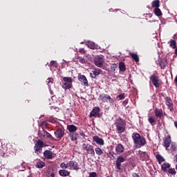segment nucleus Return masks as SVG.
I'll return each instance as SVG.
<instances>
[{"mask_svg": "<svg viewBox=\"0 0 177 177\" xmlns=\"http://www.w3.org/2000/svg\"><path fill=\"white\" fill-rule=\"evenodd\" d=\"M114 125L115 127V131L117 133L121 134L125 132V129L127 128V123L122 118H118L115 120Z\"/></svg>", "mask_w": 177, "mask_h": 177, "instance_id": "obj_1", "label": "nucleus"}, {"mask_svg": "<svg viewBox=\"0 0 177 177\" xmlns=\"http://www.w3.org/2000/svg\"><path fill=\"white\" fill-rule=\"evenodd\" d=\"M66 129L68 131L69 138H71V140L73 142H74V140H77V139L80 138V135L77 133V131H78V127L74 124H68Z\"/></svg>", "mask_w": 177, "mask_h": 177, "instance_id": "obj_2", "label": "nucleus"}, {"mask_svg": "<svg viewBox=\"0 0 177 177\" xmlns=\"http://www.w3.org/2000/svg\"><path fill=\"white\" fill-rule=\"evenodd\" d=\"M131 138L134 145H137V146H140V147L145 146L147 143L146 138L142 137L139 133H133Z\"/></svg>", "mask_w": 177, "mask_h": 177, "instance_id": "obj_3", "label": "nucleus"}, {"mask_svg": "<svg viewBox=\"0 0 177 177\" xmlns=\"http://www.w3.org/2000/svg\"><path fill=\"white\" fill-rule=\"evenodd\" d=\"M62 86L64 89H71L73 88V78L64 77L62 80Z\"/></svg>", "mask_w": 177, "mask_h": 177, "instance_id": "obj_4", "label": "nucleus"}, {"mask_svg": "<svg viewBox=\"0 0 177 177\" xmlns=\"http://www.w3.org/2000/svg\"><path fill=\"white\" fill-rule=\"evenodd\" d=\"M150 81H151L153 86L155 88H160L161 85L162 84V82L161 81V79L157 75L152 74L149 77Z\"/></svg>", "mask_w": 177, "mask_h": 177, "instance_id": "obj_5", "label": "nucleus"}, {"mask_svg": "<svg viewBox=\"0 0 177 177\" xmlns=\"http://www.w3.org/2000/svg\"><path fill=\"white\" fill-rule=\"evenodd\" d=\"M102 103H114V100L109 94H101L98 97Z\"/></svg>", "mask_w": 177, "mask_h": 177, "instance_id": "obj_6", "label": "nucleus"}, {"mask_svg": "<svg viewBox=\"0 0 177 177\" xmlns=\"http://www.w3.org/2000/svg\"><path fill=\"white\" fill-rule=\"evenodd\" d=\"M94 64L97 67H100V68H102V67H103V64H104V59L103 58V57L100 55L95 56L94 57Z\"/></svg>", "mask_w": 177, "mask_h": 177, "instance_id": "obj_7", "label": "nucleus"}, {"mask_svg": "<svg viewBox=\"0 0 177 177\" xmlns=\"http://www.w3.org/2000/svg\"><path fill=\"white\" fill-rule=\"evenodd\" d=\"M82 149L87 151L88 154H91L93 157H95V149H93V146L89 144H83Z\"/></svg>", "mask_w": 177, "mask_h": 177, "instance_id": "obj_8", "label": "nucleus"}, {"mask_svg": "<svg viewBox=\"0 0 177 177\" xmlns=\"http://www.w3.org/2000/svg\"><path fill=\"white\" fill-rule=\"evenodd\" d=\"M55 138L57 139H62L64 136V128H58L54 132Z\"/></svg>", "mask_w": 177, "mask_h": 177, "instance_id": "obj_9", "label": "nucleus"}, {"mask_svg": "<svg viewBox=\"0 0 177 177\" xmlns=\"http://www.w3.org/2000/svg\"><path fill=\"white\" fill-rule=\"evenodd\" d=\"M115 151L116 154H118L119 156L122 154L124 151H125V148L124 147V145L122 144H118L115 147Z\"/></svg>", "mask_w": 177, "mask_h": 177, "instance_id": "obj_10", "label": "nucleus"}, {"mask_svg": "<svg viewBox=\"0 0 177 177\" xmlns=\"http://www.w3.org/2000/svg\"><path fill=\"white\" fill-rule=\"evenodd\" d=\"M99 113H100V108L99 106H95L91 112L90 113V117H99Z\"/></svg>", "mask_w": 177, "mask_h": 177, "instance_id": "obj_11", "label": "nucleus"}, {"mask_svg": "<svg viewBox=\"0 0 177 177\" xmlns=\"http://www.w3.org/2000/svg\"><path fill=\"white\" fill-rule=\"evenodd\" d=\"M68 165L70 168H72V169H74L75 171H78V169H80L78 162H77L75 160L69 161L68 162Z\"/></svg>", "mask_w": 177, "mask_h": 177, "instance_id": "obj_12", "label": "nucleus"}, {"mask_svg": "<svg viewBox=\"0 0 177 177\" xmlns=\"http://www.w3.org/2000/svg\"><path fill=\"white\" fill-rule=\"evenodd\" d=\"M78 80L80 82H82V85L84 86H88L89 84H88V80L86 79V76L84 75H80L78 76Z\"/></svg>", "mask_w": 177, "mask_h": 177, "instance_id": "obj_13", "label": "nucleus"}, {"mask_svg": "<svg viewBox=\"0 0 177 177\" xmlns=\"http://www.w3.org/2000/svg\"><path fill=\"white\" fill-rule=\"evenodd\" d=\"M165 100L166 102V104L169 107L170 111H174V102H172L171 97H166Z\"/></svg>", "mask_w": 177, "mask_h": 177, "instance_id": "obj_14", "label": "nucleus"}, {"mask_svg": "<svg viewBox=\"0 0 177 177\" xmlns=\"http://www.w3.org/2000/svg\"><path fill=\"white\" fill-rule=\"evenodd\" d=\"M154 114H155V117H156V118H160V120H162L164 117V113H162V109H161L156 108L154 110Z\"/></svg>", "mask_w": 177, "mask_h": 177, "instance_id": "obj_15", "label": "nucleus"}, {"mask_svg": "<svg viewBox=\"0 0 177 177\" xmlns=\"http://www.w3.org/2000/svg\"><path fill=\"white\" fill-rule=\"evenodd\" d=\"M121 162H125V158L122 156H118L116 160V168L119 171L121 170Z\"/></svg>", "mask_w": 177, "mask_h": 177, "instance_id": "obj_16", "label": "nucleus"}, {"mask_svg": "<svg viewBox=\"0 0 177 177\" xmlns=\"http://www.w3.org/2000/svg\"><path fill=\"white\" fill-rule=\"evenodd\" d=\"M93 142H95L97 145H100V146H103L104 145V140L103 138H100L97 136H95L93 137Z\"/></svg>", "mask_w": 177, "mask_h": 177, "instance_id": "obj_17", "label": "nucleus"}, {"mask_svg": "<svg viewBox=\"0 0 177 177\" xmlns=\"http://www.w3.org/2000/svg\"><path fill=\"white\" fill-rule=\"evenodd\" d=\"M171 142H172V140H171V136H167L164 140V147H165V149H168V147L171 146Z\"/></svg>", "mask_w": 177, "mask_h": 177, "instance_id": "obj_18", "label": "nucleus"}, {"mask_svg": "<svg viewBox=\"0 0 177 177\" xmlns=\"http://www.w3.org/2000/svg\"><path fill=\"white\" fill-rule=\"evenodd\" d=\"M44 156L45 158H47V160H51V158H53V152L50 150H46L44 152Z\"/></svg>", "mask_w": 177, "mask_h": 177, "instance_id": "obj_19", "label": "nucleus"}, {"mask_svg": "<svg viewBox=\"0 0 177 177\" xmlns=\"http://www.w3.org/2000/svg\"><path fill=\"white\" fill-rule=\"evenodd\" d=\"M42 136L45 139L47 138L48 139H50V140H56V139H55L46 130H43Z\"/></svg>", "mask_w": 177, "mask_h": 177, "instance_id": "obj_20", "label": "nucleus"}, {"mask_svg": "<svg viewBox=\"0 0 177 177\" xmlns=\"http://www.w3.org/2000/svg\"><path fill=\"white\" fill-rule=\"evenodd\" d=\"M138 156L142 160V161H145V160H146V158H147L148 157L147 152L142 151H138Z\"/></svg>", "mask_w": 177, "mask_h": 177, "instance_id": "obj_21", "label": "nucleus"}, {"mask_svg": "<svg viewBox=\"0 0 177 177\" xmlns=\"http://www.w3.org/2000/svg\"><path fill=\"white\" fill-rule=\"evenodd\" d=\"M167 64H168V62H167V59L163 58V59H160V61L159 62V66H160V68L164 70V68H165V67H167Z\"/></svg>", "mask_w": 177, "mask_h": 177, "instance_id": "obj_22", "label": "nucleus"}, {"mask_svg": "<svg viewBox=\"0 0 177 177\" xmlns=\"http://www.w3.org/2000/svg\"><path fill=\"white\" fill-rule=\"evenodd\" d=\"M92 73H90V75H91V78H96L97 75H100V73H102V69H95L94 71H92Z\"/></svg>", "mask_w": 177, "mask_h": 177, "instance_id": "obj_23", "label": "nucleus"}, {"mask_svg": "<svg viewBox=\"0 0 177 177\" xmlns=\"http://www.w3.org/2000/svg\"><path fill=\"white\" fill-rule=\"evenodd\" d=\"M59 174L60 176H70V171L66 169H61L59 171Z\"/></svg>", "mask_w": 177, "mask_h": 177, "instance_id": "obj_24", "label": "nucleus"}, {"mask_svg": "<svg viewBox=\"0 0 177 177\" xmlns=\"http://www.w3.org/2000/svg\"><path fill=\"white\" fill-rule=\"evenodd\" d=\"M129 55L136 63H139V55H138V54L135 53H129Z\"/></svg>", "mask_w": 177, "mask_h": 177, "instance_id": "obj_25", "label": "nucleus"}, {"mask_svg": "<svg viewBox=\"0 0 177 177\" xmlns=\"http://www.w3.org/2000/svg\"><path fill=\"white\" fill-rule=\"evenodd\" d=\"M119 70L124 73L127 70V66H125V63L121 62L119 63Z\"/></svg>", "mask_w": 177, "mask_h": 177, "instance_id": "obj_26", "label": "nucleus"}, {"mask_svg": "<svg viewBox=\"0 0 177 177\" xmlns=\"http://www.w3.org/2000/svg\"><path fill=\"white\" fill-rule=\"evenodd\" d=\"M148 122H149V124H151V125H152V127H154V125L157 124V121L156 120V118L154 117H149L148 118Z\"/></svg>", "mask_w": 177, "mask_h": 177, "instance_id": "obj_27", "label": "nucleus"}, {"mask_svg": "<svg viewBox=\"0 0 177 177\" xmlns=\"http://www.w3.org/2000/svg\"><path fill=\"white\" fill-rule=\"evenodd\" d=\"M153 12L156 16H158V17L162 16V12H161V10L159 8H155L153 10Z\"/></svg>", "mask_w": 177, "mask_h": 177, "instance_id": "obj_28", "label": "nucleus"}, {"mask_svg": "<svg viewBox=\"0 0 177 177\" xmlns=\"http://www.w3.org/2000/svg\"><path fill=\"white\" fill-rule=\"evenodd\" d=\"M151 6L155 8H160V0H154L152 1Z\"/></svg>", "mask_w": 177, "mask_h": 177, "instance_id": "obj_29", "label": "nucleus"}, {"mask_svg": "<svg viewBox=\"0 0 177 177\" xmlns=\"http://www.w3.org/2000/svg\"><path fill=\"white\" fill-rule=\"evenodd\" d=\"M86 45L90 49H96V44L93 41H88Z\"/></svg>", "mask_w": 177, "mask_h": 177, "instance_id": "obj_30", "label": "nucleus"}, {"mask_svg": "<svg viewBox=\"0 0 177 177\" xmlns=\"http://www.w3.org/2000/svg\"><path fill=\"white\" fill-rule=\"evenodd\" d=\"M168 168H171V165H169V163H163L162 165V169L165 172H167Z\"/></svg>", "mask_w": 177, "mask_h": 177, "instance_id": "obj_31", "label": "nucleus"}, {"mask_svg": "<svg viewBox=\"0 0 177 177\" xmlns=\"http://www.w3.org/2000/svg\"><path fill=\"white\" fill-rule=\"evenodd\" d=\"M169 46L171 48V49H176V41L174 39H171L169 41Z\"/></svg>", "mask_w": 177, "mask_h": 177, "instance_id": "obj_32", "label": "nucleus"}, {"mask_svg": "<svg viewBox=\"0 0 177 177\" xmlns=\"http://www.w3.org/2000/svg\"><path fill=\"white\" fill-rule=\"evenodd\" d=\"M156 160L158 161V164H161L165 161V159H164V158L160 154L156 156Z\"/></svg>", "mask_w": 177, "mask_h": 177, "instance_id": "obj_33", "label": "nucleus"}, {"mask_svg": "<svg viewBox=\"0 0 177 177\" xmlns=\"http://www.w3.org/2000/svg\"><path fill=\"white\" fill-rule=\"evenodd\" d=\"M36 146H39V147H45V146H46V145L45 143H44V142L41 140H38L36 142Z\"/></svg>", "mask_w": 177, "mask_h": 177, "instance_id": "obj_34", "label": "nucleus"}, {"mask_svg": "<svg viewBox=\"0 0 177 177\" xmlns=\"http://www.w3.org/2000/svg\"><path fill=\"white\" fill-rule=\"evenodd\" d=\"M44 167H45V162H44V161H39L36 164V168L41 169L44 168Z\"/></svg>", "mask_w": 177, "mask_h": 177, "instance_id": "obj_35", "label": "nucleus"}, {"mask_svg": "<svg viewBox=\"0 0 177 177\" xmlns=\"http://www.w3.org/2000/svg\"><path fill=\"white\" fill-rule=\"evenodd\" d=\"M34 149H35V153L39 154V153H41V151L42 150V148L35 144Z\"/></svg>", "mask_w": 177, "mask_h": 177, "instance_id": "obj_36", "label": "nucleus"}, {"mask_svg": "<svg viewBox=\"0 0 177 177\" xmlns=\"http://www.w3.org/2000/svg\"><path fill=\"white\" fill-rule=\"evenodd\" d=\"M117 153H114V152H111L109 151L107 153L108 157H109V158H111V160H115V156Z\"/></svg>", "mask_w": 177, "mask_h": 177, "instance_id": "obj_37", "label": "nucleus"}, {"mask_svg": "<svg viewBox=\"0 0 177 177\" xmlns=\"http://www.w3.org/2000/svg\"><path fill=\"white\" fill-rule=\"evenodd\" d=\"M95 151L97 156H102V154H103V151L100 147L95 148Z\"/></svg>", "mask_w": 177, "mask_h": 177, "instance_id": "obj_38", "label": "nucleus"}, {"mask_svg": "<svg viewBox=\"0 0 177 177\" xmlns=\"http://www.w3.org/2000/svg\"><path fill=\"white\" fill-rule=\"evenodd\" d=\"M168 174L170 175H176V170H175L174 168H170L168 170Z\"/></svg>", "mask_w": 177, "mask_h": 177, "instance_id": "obj_39", "label": "nucleus"}, {"mask_svg": "<svg viewBox=\"0 0 177 177\" xmlns=\"http://www.w3.org/2000/svg\"><path fill=\"white\" fill-rule=\"evenodd\" d=\"M77 59H78L80 63H82V64H85V63H86V60H85L84 58H82L81 57H77Z\"/></svg>", "mask_w": 177, "mask_h": 177, "instance_id": "obj_40", "label": "nucleus"}, {"mask_svg": "<svg viewBox=\"0 0 177 177\" xmlns=\"http://www.w3.org/2000/svg\"><path fill=\"white\" fill-rule=\"evenodd\" d=\"M47 121H48V122H51L52 124H55V122H56V120L55 119V118L53 117H50Z\"/></svg>", "mask_w": 177, "mask_h": 177, "instance_id": "obj_41", "label": "nucleus"}, {"mask_svg": "<svg viewBox=\"0 0 177 177\" xmlns=\"http://www.w3.org/2000/svg\"><path fill=\"white\" fill-rule=\"evenodd\" d=\"M48 86H50V84H53V77H48L46 81Z\"/></svg>", "mask_w": 177, "mask_h": 177, "instance_id": "obj_42", "label": "nucleus"}, {"mask_svg": "<svg viewBox=\"0 0 177 177\" xmlns=\"http://www.w3.org/2000/svg\"><path fill=\"white\" fill-rule=\"evenodd\" d=\"M61 168H65V169H67V168H68V163L66 164V163H61L60 165Z\"/></svg>", "mask_w": 177, "mask_h": 177, "instance_id": "obj_43", "label": "nucleus"}, {"mask_svg": "<svg viewBox=\"0 0 177 177\" xmlns=\"http://www.w3.org/2000/svg\"><path fill=\"white\" fill-rule=\"evenodd\" d=\"M118 97H119L120 100H122V99H125V93H121L119 95H118Z\"/></svg>", "mask_w": 177, "mask_h": 177, "instance_id": "obj_44", "label": "nucleus"}, {"mask_svg": "<svg viewBox=\"0 0 177 177\" xmlns=\"http://www.w3.org/2000/svg\"><path fill=\"white\" fill-rule=\"evenodd\" d=\"M118 65L116 64H113L112 66H111V70H113V71H115V69L118 68Z\"/></svg>", "mask_w": 177, "mask_h": 177, "instance_id": "obj_45", "label": "nucleus"}, {"mask_svg": "<svg viewBox=\"0 0 177 177\" xmlns=\"http://www.w3.org/2000/svg\"><path fill=\"white\" fill-rule=\"evenodd\" d=\"M42 128H46L48 127V122L47 121H43L41 123Z\"/></svg>", "mask_w": 177, "mask_h": 177, "instance_id": "obj_46", "label": "nucleus"}, {"mask_svg": "<svg viewBox=\"0 0 177 177\" xmlns=\"http://www.w3.org/2000/svg\"><path fill=\"white\" fill-rule=\"evenodd\" d=\"M97 174H96V172H91L89 174L88 177H97Z\"/></svg>", "mask_w": 177, "mask_h": 177, "instance_id": "obj_47", "label": "nucleus"}, {"mask_svg": "<svg viewBox=\"0 0 177 177\" xmlns=\"http://www.w3.org/2000/svg\"><path fill=\"white\" fill-rule=\"evenodd\" d=\"M0 157H2L3 158H6V153H5V152H2V151L0 150Z\"/></svg>", "mask_w": 177, "mask_h": 177, "instance_id": "obj_48", "label": "nucleus"}, {"mask_svg": "<svg viewBox=\"0 0 177 177\" xmlns=\"http://www.w3.org/2000/svg\"><path fill=\"white\" fill-rule=\"evenodd\" d=\"M80 135L82 136L83 138H85V133H84V131L80 130Z\"/></svg>", "mask_w": 177, "mask_h": 177, "instance_id": "obj_49", "label": "nucleus"}, {"mask_svg": "<svg viewBox=\"0 0 177 177\" xmlns=\"http://www.w3.org/2000/svg\"><path fill=\"white\" fill-rule=\"evenodd\" d=\"M123 106H127L128 104V99H126L122 102Z\"/></svg>", "mask_w": 177, "mask_h": 177, "instance_id": "obj_50", "label": "nucleus"}, {"mask_svg": "<svg viewBox=\"0 0 177 177\" xmlns=\"http://www.w3.org/2000/svg\"><path fill=\"white\" fill-rule=\"evenodd\" d=\"M50 66H56V62L55 61H51L50 62Z\"/></svg>", "mask_w": 177, "mask_h": 177, "instance_id": "obj_51", "label": "nucleus"}, {"mask_svg": "<svg viewBox=\"0 0 177 177\" xmlns=\"http://www.w3.org/2000/svg\"><path fill=\"white\" fill-rule=\"evenodd\" d=\"M132 176H133V177H140V176H139V174H137V173H133V174H132Z\"/></svg>", "mask_w": 177, "mask_h": 177, "instance_id": "obj_52", "label": "nucleus"}, {"mask_svg": "<svg viewBox=\"0 0 177 177\" xmlns=\"http://www.w3.org/2000/svg\"><path fill=\"white\" fill-rule=\"evenodd\" d=\"M174 55H176V56H177V47H176V48L174 50Z\"/></svg>", "mask_w": 177, "mask_h": 177, "instance_id": "obj_53", "label": "nucleus"}, {"mask_svg": "<svg viewBox=\"0 0 177 177\" xmlns=\"http://www.w3.org/2000/svg\"><path fill=\"white\" fill-rule=\"evenodd\" d=\"M50 176L51 177H55V173L52 172V173L50 174Z\"/></svg>", "mask_w": 177, "mask_h": 177, "instance_id": "obj_54", "label": "nucleus"}, {"mask_svg": "<svg viewBox=\"0 0 177 177\" xmlns=\"http://www.w3.org/2000/svg\"><path fill=\"white\" fill-rule=\"evenodd\" d=\"M50 95H53V91L52 90H50Z\"/></svg>", "mask_w": 177, "mask_h": 177, "instance_id": "obj_55", "label": "nucleus"}, {"mask_svg": "<svg viewBox=\"0 0 177 177\" xmlns=\"http://www.w3.org/2000/svg\"><path fill=\"white\" fill-rule=\"evenodd\" d=\"M176 162H177V155H176Z\"/></svg>", "mask_w": 177, "mask_h": 177, "instance_id": "obj_56", "label": "nucleus"}, {"mask_svg": "<svg viewBox=\"0 0 177 177\" xmlns=\"http://www.w3.org/2000/svg\"><path fill=\"white\" fill-rule=\"evenodd\" d=\"M173 150H175V147H172Z\"/></svg>", "mask_w": 177, "mask_h": 177, "instance_id": "obj_57", "label": "nucleus"}]
</instances>
